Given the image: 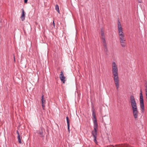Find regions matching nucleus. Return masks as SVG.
<instances>
[{
	"mask_svg": "<svg viewBox=\"0 0 147 147\" xmlns=\"http://www.w3.org/2000/svg\"><path fill=\"white\" fill-rule=\"evenodd\" d=\"M101 41L103 43V45L104 47H106V46L107 45L106 40H105V38H101Z\"/></svg>",
	"mask_w": 147,
	"mask_h": 147,
	"instance_id": "nucleus-12",
	"label": "nucleus"
},
{
	"mask_svg": "<svg viewBox=\"0 0 147 147\" xmlns=\"http://www.w3.org/2000/svg\"><path fill=\"white\" fill-rule=\"evenodd\" d=\"M93 138H94V142L96 144L97 143V140H96V137H93Z\"/></svg>",
	"mask_w": 147,
	"mask_h": 147,
	"instance_id": "nucleus-18",
	"label": "nucleus"
},
{
	"mask_svg": "<svg viewBox=\"0 0 147 147\" xmlns=\"http://www.w3.org/2000/svg\"><path fill=\"white\" fill-rule=\"evenodd\" d=\"M17 138L18 140V141L20 144H21L22 143V142L21 139V137L20 136V133L18 130L17 131Z\"/></svg>",
	"mask_w": 147,
	"mask_h": 147,
	"instance_id": "nucleus-9",
	"label": "nucleus"
},
{
	"mask_svg": "<svg viewBox=\"0 0 147 147\" xmlns=\"http://www.w3.org/2000/svg\"><path fill=\"white\" fill-rule=\"evenodd\" d=\"M138 1L139 3H140L142 2V0H138Z\"/></svg>",
	"mask_w": 147,
	"mask_h": 147,
	"instance_id": "nucleus-23",
	"label": "nucleus"
},
{
	"mask_svg": "<svg viewBox=\"0 0 147 147\" xmlns=\"http://www.w3.org/2000/svg\"><path fill=\"white\" fill-rule=\"evenodd\" d=\"M118 30L119 31V36H124L123 31L122 28L118 29Z\"/></svg>",
	"mask_w": 147,
	"mask_h": 147,
	"instance_id": "nucleus-11",
	"label": "nucleus"
},
{
	"mask_svg": "<svg viewBox=\"0 0 147 147\" xmlns=\"http://www.w3.org/2000/svg\"><path fill=\"white\" fill-rule=\"evenodd\" d=\"M140 107L141 109L142 112L143 113L144 111V100L143 99V96L142 94V92L141 90H140Z\"/></svg>",
	"mask_w": 147,
	"mask_h": 147,
	"instance_id": "nucleus-3",
	"label": "nucleus"
},
{
	"mask_svg": "<svg viewBox=\"0 0 147 147\" xmlns=\"http://www.w3.org/2000/svg\"><path fill=\"white\" fill-rule=\"evenodd\" d=\"M98 128V124L94 125V131L92 132V134L93 137H96L97 135V129Z\"/></svg>",
	"mask_w": 147,
	"mask_h": 147,
	"instance_id": "nucleus-4",
	"label": "nucleus"
},
{
	"mask_svg": "<svg viewBox=\"0 0 147 147\" xmlns=\"http://www.w3.org/2000/svg\"><path fill=\"white\" fill-rule=\"evenodd\" d=\"M125 41L126 40H120V43L122 47H125Z\"/></svg>",
	"mask_w": 147,
	"mask_h": 147,
	"instance_id": "nucleus-10",
	"label": "nucleus"
},
{
	"mask_svg": "<svg viewBox=\"0 0 147 147\" xmlns=\"http://www.w3.org/2000/svg\"><path fill=\"white\" fill-rule=\"evenodd\" d=\"M93 138H94V142L96 144L97 143V140H96V137H93Z\"/></svg>",
	"mask_w": 147,
	"mask_h": 147,
	"instance_id": "nucleus-17",
	"label": "nucleus"
},
{
	"mask_svg": "<svg viewBox=\"0 0 147 147\" xmlns=\"http://www.w3.org/2000/svg\"><path fill=\"white\" fill-rule=\"evenodd\" d=\"M112 73L114 76V79L116 87L117 89L118 90L119 87V80L118 76V69L117 65L114 61L112 63Z\"/></svg>",
	"mask_w": 147,
	"mask_h": 147,
	"instance_id": "nucleus-1",
	"label": "nucleus"
},
{
	"mask_svg": "<svg viewBox=\"0 0 147 147\" xmlns=\"http://www.w3.org/2000/svg\"><path fill=\"white\" fill-rule=\"evenodd\" d=\"M41 100L42 107L43 109H44L45 106V104L46 102L43 95L42 96Z\"/></svg>",
	"mask_w": 147,
	"mask_h": 147,
	"instance_id": "nucleus-7",
	"label": "nucleus"
},
{
	"mask_svg": "<svg viewBox=\"0 0 147 147\" xmlns=\"http://www.w3.org/2000/svg\"><path fill=\"white\" fill-rule=\"evenodd\" d=\"M53 26H54V27L55 26V23H54V20H53Z\"/></svg>",
	"mask_w": 147,
	"mask_h": 147,
	"instance_id": "nucleus-25",
	"label": "nucleus"
},
{
	"mask_svg": "<svg viewBox=\"0 0 147 147\" xmlns=\"http://www.w3.org/2000/svg\"><path fill=\"white\" fill-rule=\"evenodd\" d=\"M67 124V127H68V131L69 132L70 131V129H69V124Z\"/></svg>",
	"mask_w": 147,
	"mask_h": 147,
	"instance_id": "nucleus-22",
	"label": "nucleus"
},
{
	"mask_svg": "<svg viewBox=\"0 0 147 147\" xmlns=\"http://www.w3.org/2000/svg\"><path fill=\"white\" fill-rule=\"evenodd\" d=\"M119 38L120 40H126V38L124 36H119Z\"/></svg>",
	"mask_w": 147,
	"mask_h": 147,
	"instance_id": "nucleus-14",
	"label": "nucleus"
},
{
	"mask_svg": "<svg viewBox=\"0 0 147 147\" xmlns=\"http://www.w3.org/2000/svg\"><path fill=\"white\" fill-rule=\"evenodd\" d=\"M145 87L146 88L145 89V91H146V95H147V85H146L145 86Z\"/></svg>",
	"mask_w": 147,
	"mask_h": 147,
	"instance_id": "nucleus-20",
	"label": "nucleus"
},
{
	"mask_svg": "<svg viewBox=\"0 0 147 147\" xmlns=\"http://www.w3.org/2000/svg\"><path fill=\"white\" fill-rule=\"evenodd\" d=\"M28 0H24V2L25 3H26L27 2Z\"/></svg>",
	"mask_w": 147,
	"mask_h": 147,
	"instance_id": "nucleus-24",
	"label": "nucleus"
},
{
	"mask_svg": "<svg viewBox=\"0 0 147 147\" xmlns=\"http://www.w3.org/2000/svg\"><path fill=\"white\" fill-rule=\"evenodd\" d=\"M130 100L133 116L135 119H137L138 117V112L137 108V103L133 95L130 96Z\"/></svg>",
	"mask_w": 147,
	"mask_h": 147,
	"instance_id": "nucleus-2",
	"label": "nucleus"
},
{
	"mask_svg": "<svg viewBox=\"0 0 147 147\" xmlns=\"http://www.w3.org/2000/svg\"><path fill=\"white\" fill-rule=\"evenodd\" d=\"M101 38H105V35L104 33V31H103V29H101Z\"/></svg>",
	"mask_w": 147,
	"mask_h": 147,
	"instance_id": "nucleus-13",
	"label": "nucleus"
},
{
	"mask_svg": "<svg viewBox=\"0 0 147 147\" xmlns=\"http://www.w3.org/2000/svg\"><path fill=\"white\" fill-rule=\"evenodd\" d=\"M104 48L105 49V52H107L108 51V49H107V45L106 46V47H104Z\"/></svg>",
	"mask_w": 147,
	"mask_h": 147,
	"instance_id": "nucleus-19",
	"label": "nucleus"
},
{
	"mask_svg": "<svg viewBox=\"0 0 147 147\" xmlns=\"http://www.w3.org/2000/svg\"><path fill=\"white\" fill-rule=\"evenodd\" d=\"M56 10L59 13V6L58 5H56Z\"/></svg>",
	"mask_w": 147,
	"mask_h": 147,
	"instance_id": "nucleus-16",
	"label": "nucleus"
},
{
	"mask_svg": "<svg viewBox=\"0 0 147 147\" xmlns=\"http://www.w3.org/2000/svg\"><path fill=\"white\" fill-rule=\"evenodd\" d=\"M59 78L61 82H63V83H65V77L64 76L63 72L62 71L61 72V74L59 75Z\"/></svg>",
	"mask_w": 147,
	"mask_h": 147,
	"instance_id": "nucleus-6",
	"label": "nucleus"
},
{
	"mask_svg": "<svg viewBox=\"0 0 147 147\" xmlns=\"http://www.w3.org/2000/svg\"><path fill=\"white\" fill-rule=\"evenodd\" d=\"M14 62H15V61H16L15 58V56L14 55Z\"/></svg>",
	"mask_w": 147,
	"mask_h": 147,
	"instance_id": "nucleus-26",
	"label": "nucleus"
},
{
	"mask_svg": "<svg viewBox=\"0 0 147 147\" xmlns=\"http://www.w3.org/2000/svg\"><path fill=\"white\" fill-rule=\"evenodd\" d=\"M118 29L122 28L121 26V22L119 21H118Z\"/></svg>",
	"mask_w": 147,
	"mask_h": 147,
	"instance_id": "nucleus-15",
	"label": "nucleus"
},
{
	"mask_svg": "<svg viewBox=\"0 0 147 147\" xmlns=\"http://www.w3.org/2000/svg\"><path fill=\"white\" fill-rule=\"evenodd\" d=\"M66 119H67V124H69V120L68 117H66Z\"/></svg>",
	"mask_w": 147,
	"mask_h": 147,
	"instance_id": "nucleus-21",
	"label": "nucleus"
},
{
	"mask_svg": "<svg viewBox=\"0 0 147 147\" xmlns=\"http://www.w3.org/2000/svg\"><path fill=\"white\" fill-rule=\"evenodd\" d=\"M25 16V13L24 12V10L23 9H22V14L21 17V18L22 21H23L24 20Z\"/></svg>",
	"mask_w": 147,
	"mask_h": 147,
	"instance_id": "nucleus-8",
	"label": "nucleus"
},
{
	"mask_svg": "<svg viewBox=\"0 0 147 147\" xmlns=\"http://www.w3.org/2000/svg\"><path fill=\"white\" fill-rule=\"evenodd\" d=\"M92 116L93 118H92V119L93 121L94 125H96L97 124V120L96 119V115L95 112L94 111V110L92 109Z\"/></svg>",
	"mask_w": 147,
	"mask_h": 147,
	"instance_id": "nucleus-5",
	"label": "nucleus"
}]
</instances>
